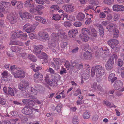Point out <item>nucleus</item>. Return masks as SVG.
<instances>
[{"mask_svg":"<svg viewBox=\"0 0 124 124\" xmlns=\"http://www.w3.org/2000/svg\"><path fill=\"white\" fill-rule=\"evenodd\" d=\"M83 57L82 59L85 60H89L92 57V54L88 51H86L84 53Z\"/></svg>","mask_w":124,"mask_h":124,"instance_id":"22","label":"nucleus"},{"mask_svg":"<svg viewBox=\"0 0 124 124\" xmlns=\"http://www.w3.org/2000/svg\"><path fill=\"white\" fill-rule=\"evenodd\" d=\"M36 2L39 4L43 5L44 4L45 0H35Z\"/></svg>","mask_w":124,"mask_h":124,"instance_id":"59","label":"nucleus"},{"mask_svg":"<svg viewBox=\"0 0 124 124\" xmlns=\"http://www.w3.org/2000/svg\"><path fill=\"white\" fill-rule=\"evenodd\" d=\"M77 19L79 21H84L85 19V15L82 13H79L76 17Z\"/></svg>","mask_w":124,"mask_h":124,"instance_id":"24","label":"nucleus"},{"mask_svg":"<svg viewBox=\"0 0 124 124\" xmlns=\"http://www.w3.org/2000/svg\"><path fill=\"white\" fill-rule=\"evenodd\" d=\"M63 25L66 27H70L71 26V23L70 22L68 21H65Z\"/></svg>","mask_w":124,"mask_h":124,"instance_id":"47","label":"nucleus"},{"mask_svg":"<svg viewBox=\"0 0 124 124\" xmlns=\"http://www.w3.org/2000/svg\"><path fill=\"white\" fill-rule=\"evenodd\" d=\"M31 107H26L22 110V112L26 115H31L32 114Z\"/></svg>","mask_w":124,"mask_h":124,"instance_id":"18","label":"nucleus"},{"mask_svg":"<svg viewBox=\"0 0 124 124\" xmlns=\"http://www.w3.org/2000/svg\"><path fill=\"white\" fill-rule=\"evenodd\" d=\"M23 32L21 31H13L12 33V38L14 39L17 38H21Z\"/></svg>","mask_w":124,"mask_h":124,"instance_id":"17","label":"nucleus"},{"mask_svg":"<svg viewBox=\"0 0 124 124\" xmlns=\"http://www.w3.org/2000/svg\"><path fill=\"white\" fill-rule=\"evenodd\" d=\"M35 19L38 21L44 24H47V22L46 19L40 16H36L34 17Z\"/></svg>","mask_w":124,"mask_h":124,"instance_id":"21","label":"nucleus"},{"mask_svg":"<svg viewBox=\"0 0 124 124\" xmlns=\"http://www.w3.org/2000/svg\"><path fill=\"white\" fill-rule=\"evenodd\" d=\"M81 91L79 89H78L75 92L74 94V96H76L79 94H81Z\"/></svg>","mask_w":124,"mask_h":124,"instance_id":"55","label":"nucleus"},{"mask_svg":"<svg viewBox=\"0 0 124 124\" xmlns=\"http://www.w3.org/2000/svg\"><path fill=\"white\" fill-rule=\"evenodd\" d=\"M41 56L38 55V57L40 59H41L43 58L44 62L46 63H47L48 62L47 58L48 56L46 53L44 52H42L41 54Z\"/></svg>","mask_w":124,"mask_h":124,"instance_id":"25","label":"nucleus"},{"mask_svg":"<svg viewBox=\"0 0 124 124\" xmlns=\"http://www.w3.org/2000/svg\"><path fill=\"white\" fill-rule=\"evenodd\" d=\"M53 60L55 64L53 63L52 64V65L53 67L55 70H57L60 68L59 65L61 64V60L60 58H54Z\"/></svg>","mask_w":124,"mask_h":124,"instance_id":"12","label":"nucleus"},{"mask_svg":"<svg viewBox=\"0 0 124 124\" xmlns=\"http://www.w3.org/2000/svg\"><path fill=\"white\" fill-rule=\"evenodd\" d=\"M24 30L28 33H30L34 31L35 28L34 26L29 23H27L23 27Z\"/></svg>","mask_w":124,"mask_h":124,"instance_id":"9","label":"nucleus"},{"mask_svg":"<svg viewBox=\"0 0 124 124\" xmlns=\"http://www.w3.org/2000/svg\"><path fill=\"white\" fill-rule=\"evenodd\" d=\"M29 100L28 99H24L22 100V101L24 104L29 105Z\"/></svg>","mask_w":124,"mask_h":124,"instance_id":"62","label":"nucleus"},{"mask_svg":"<svg viewBox=\"0 0 124 124\" xmlns=\"http://www.w3.org/2000/svg\"><path fill=\"white\" fill-rule=\"evenodd\" d=\"M119 42L118 40L116 39H112L109 40L107 41V44L113 49H114L116 51H118L120 49L119 47H117V45L118 44Z\"/></svg>","mask_w":124,"mask_h":124,"instance_id":"5","label":"nucleus"},{"mask_svg":"<svg viewBox=\"0 0 124 124\" xmlns=\"http://www.w3.org/2000/svg\"><path fill=\"white\" fill-rule=\"evenodd\" d=\"M114 87L116 89L120 91L123 92L124 90L123 83L119 80L116 81L114 85Z\"/></svg>","mask_w":124,"mask_h":124,"instance_id":"8","label":"nucleus"},{"mask_svg":"<svg viewBox=\"0 0 124 124\" xmlns=\"http://www.w3.org/2000/svg\"><path fill=\"white\" fill-rule=\"evenodd\" d=\"M10 114L13 116H16L17 115V113L16 110H13L10 113Z\"/></svg>","mask_w":124,"mask_h":124,"instance_id":"63","label":"nucleus"},{"mask_svg":"<svg viewBox=\"0 0 124 124\" xmlns=\"http://www.w3.org/2000/svg\"><path fill=\"white\" fill-rule=\"evenodd\" d=\"M124 62L121 59H119L117 61V65L118 66L121 67L123 66Z\"/></svg>","mask_w":124,"mask_h":124,"instance_id":"54","label":"nucleus"},{"mask_svg":"<svg viewBox=\"0 0 124 124\" xmlns=\"http://www.w3.org/2000/svg\"><path fill=\"white\" fill-rule=\"evenodd\" d=\"M29 58L33 62H35L37 60V58L34 55H30L29 56Z\"/></svg>","mask_w":124,"mask_h":124,"instance_id":"40","label":"nucleus"},{"mask_svg":"<svg viewBox=\"0 0 124 124\" xmlns=\"http://www.w3.org/2000/svg\"><path fill=\"white\" fill-rule=\"evenodd\" d=\"M16 70V72H13L15 78H24L25 77V74L23 70L18 68Z\"/></svg>","mask_w":124,"mask_h":124,"instance_id":"10","label":"nucleus"},{"mask_svg":"<svg viewBox=\"0 0 124 124\" xmlns=\"http://www.w3.org/2000/svg\"><path fill=\"white\" fill-rule=\"evenodd\" d=\"M103 10H104V13H106L108 14H110L111 12V10L108 7H104L103 8Z\"/></svg>","mask_w":124,"mask_h":124,"instance_id":"38","label":"nucleus"},{"mask_svg":"<svg viewBox=\"0 0 124 124\" xmlns=\"http://www.w3.org/2000/svg\"><path fill=\"white\" fill-rule=\"evenodd\" d=\"M34 78H43V76L39 72H36L34 75Z\"/></svg>","mask_w":124,"mask_h":124,"instance_id":"48","label":"nucleus"},{"mask_svg":"<svg viewBox=\"0 0 124 124\" xmlns=\"http://www.w3.org/2000/svg\"><path fill=\"white\" fill-rule=\"evenodd\" d=\"M68 43L65 42H62L61 45V46L62 48L64 49L65 48H67Z\"/></svg>","mask_w":124,"mask_h":124,"instance_id":"50","label":"nucleus"},{"mask_svg":"<svg viewBox=\"0 0 124 124\" xmlns=\"http://www.w3.org/2000/svg\"><path fill=\"white\" fill-rule=\"evenodd\" d=\"M55 78L50 79L49 78H45V81L47 84L52 86H56L57 85V82L55 81Z\"/></svg>","mask_w":124,"mask_h":124,"instance_id":"16","label":"nucleus"},{"mask_svg":"<svg viewBox=\"0 0 124 124\" xmlns=\"http://www.w3.org/2000/svg\"><path fill=\"white\" fill-rule=\"evenodd\" d=\"M11 90V89H10V87H9L8 88V90L7 87H4L3 88V91L6 93L7 94H9L11 95H13L14 93L12 91V93H10V92Z\"/></svg>","mask_w":124,"mask_h":124,"instance_id":"30","label":"nucleus"},{"mask_svg":"<svg viewBox=\"0 0 124 124\" xmlns=\"http://www.w3.org/2000/svg\"><path fill=\"white\" fill-rule=\"evenodd\" d=\"M88 30V34L93 37H95L97 36V32L96 31L94 28L90 29L87 28Z\"/></svg>","mask_w":124,"mask_h":124,"instance_id":"20","label":"nucleus"},{"mask_svg":"<svg viewBox=\"0 0 124 124\" xmlns=\"http://www.w3.org/2000/svg\"><path fill=\"white\" fill-rule=\"evenodd\" d=\"M62 107V105L61 104H58L56 108V110L58 112H60L61 110V108Z\"/></svg>","mask_w":124,"mask_h":124,"instance_id":"45","label":"nucleus"},{"mask_svg":"<svg viewBox=\"0 0 124 124\" xmlns=\"http://www.w3.org/2000/svg\"><path fill=\"white\" fill-rule=\"evenodd\" d=\"M45 7L41 5H38L36 7V9H33V11H35V10H36L37 11V12H38V11L37 10V9H38L39 10V9L41 10L43 9Z\"/></svg>","mask_w":124,"mask_h":124,"instance_id":"43","label":"nucleus"},{"mask_svg":"<svg viewBox=\"0 0 124 124\" xmlns=\"http://www.w3.org/2000/svg\"><path fill=\"white\" fill-rule=\"evenodd\" d=\"M9 26L8 24L6 22L3 20H0V27L1 28H6L8 27Z\"/></svg>","mask_w":124,"mask_h":124,"instance_id":"26","label":"nucleus"},{"mask_svg":"<svg viewBox=\"0 0 124 124\" xmlns=\"http://www.w3.org/2000/svg\"><path fill=\"white\" fill-rule=\"evenodd\" d=\"M87 15H89V16H87V19L85 22V24L86 25H88L90 24L91 22H92L91 19L93 17V15L90 14H87Z\"/></svg>","mask_w":124,"mask_h":124,"instance_id":"29","label":"nucleus"},{"mask_svg":"<svg viewBox=\"0 0 124 124\" xmlns=\"http://www.w3.org/2000/svg\"><path fill=\"white\" fill-rule=\"evenodd\" d=\"M96 26L99 29V31L104 30L103 27L101 26V24H97Z\"/></svg>","mask_w":124,"mask_h":124,"instance_id":"64","label":"nucleus"},{"mask_svg":"<svg viewBox=\"0 0 124 124\" xmlns=\"http://www.w3.org/2000/svg\"><path fill=\"white\" fill-rule=\"evenodd\" d=\"M45 33V32L43 31L39 32L38 34V36L40 39H42Z\"/></svg>","mask_w":124,"mask_h":124,"instance_id":"52","label":"nucleus"},{"mask_svg":"<svg viewBox=\"0 0 124 124\" xmlns=\"http://www.w3.org/2000/svg\"><path fill=\"white\" fill-rule=\"evenodd\" d=\"M82 25V23L80 22H76L73 24L74 26L77 27H80Z\"/></svg>","mask_w":124,"mask_h":124,"instance_id":"49","label":"nucleus"},{"mask_svg":"<svg viewBox=\"0 0 124 124\" xmlns=\"http://www.w3.org/2000/svg\"><path fill=\"white\" fill-rule=\"evenodd\" d=\"M118 56L116 54H113L110 57L105 65L106 68L107 70H110L113 69L114 62V58L116 60Z\"/></svg>","mask_w":124,"mask_h":124,"instance_id":"3","label":"nucleus"},{"mask_svg":"<svg viewBox=\"0 0 124 124\" xmlns=\"http://www.w3.org/2000/svg\"><path fill=\"white\" fill-rule=\"evenodd\" d=\"M33 52L37 56L40 54L41 50L43 48V46L41 45L35 46H34Z\"/></svg>","mask_w":124,"mask_h":124,"instance_id":"15","label":"nucleus"},{"mask_svg":"<svg viewBox=\"0 0 124 124\" xmlns=\"http://www.w3.org/2000/svg\"><path fill=\"white\" fill-rule=\"evenodd\" d=\"M30 38L31 39H33L36 38V35L35 34L31 33L29 35Z\"/></svg>","mask_w":124,"mask_h":124,"instance_id":"58","label":"nucleus"},{"mask_svg":"<svg viewBox=\"0 0 124 124\" xmlns=\"http://www.w3.org/2000/svg\"><path fill=\"white\" fill-rule=\"evenodd\" d=\"M51 9H54L55 10H58L59 9V8L57 5H52L50 7Z\"/></svg>","mask_w":124,"mask_h":124,"instance_id":"53","label":"nucleus"},{"mask_svg":"<svg viewBox=\"0 0 124 124\" xmlns=\"http://www.w3.org/2000/svg\"><path fill=\"white\" fill-rule=\"evenodd\" d=\"M90 3L93 5H98L99 2L97 0H90Z\"/></svg>","mask_w":124,"mask_h":124,"instance_id":"46","label":"nucleus"},{"mask_svg":"<svg viewBox=\"0 0 124 124\" xmlns=\"http://www.w3.org/2000/svg\"><path fill=\"white\" fill-rule=\"evenodd\" d=\"M17 8L19 9H21L23 8V3L22 2L18 1L17 5Z\"/></svg>","mask_w":124,"mask_h":124,"instance_id":"44","label":"nucleus"},{"mask_svg":"<svg viewBox=\"0 0 124 124\" xmlns=\"http://www.w3.org/2000/svg\"><path fill=\"white\" fill-rule=\"evenodd\" d=\"M113 31L114 32V38H118L119 35V30L116 29H113Z\"/></svg>","mask_w":124,"mask_h":124,"instance_id":"33","label":"nucleus"},{"mask_svg":"<svg viewBox=\"0 0 124 124\" xmlns=\"http://www.w3.org/2000/svg\"><path fill=\"white\" fill-rule=\"evenodd\" d=\"M95 70L96 73V78H99L103 75L105 73V70L104 68L100 65L93 67V70Z\"/></svg>","mask_w":124,"mask_h":124,"instance_id":"4","label":"nucleus"},{"mask_svg":"<svg viewBox=\"0 0 124 124\" xmlns=\"http://www.w3.org/2000/svg\"><path fill=\"white\" fill-rule=\"evenodd\" d=\"M65 32L62 30H60L58 33H53L51 35V40L48 41V45L49 48L52 50V51L54 53L56 51L57 49L58 48V46L56 45L59 37L62 39H64L65 36Z\"/></svg>","mask_w":124,"mask_h":124,"instance_id":"2","label":"nucleus"},{"mask_svg":"<svg viewBox=\"0 0 124 124\" xmlns=\"http://www.w3.org/2000/svg\"><path fill=\"white\" fill-rule=\"evenodd\" d=\"M116 27V24L113 23H110L107 26L106 29L108 30V31L109 32H111L112 30H113V28L114 27Z\"/></svg>","mask_w":124,"mask_h":124,"instance_id":"31","label":"nucleus"},{"mask_svg":"<svg viewBox=\"0 0 124 124\" xmlns=\"http://www.w3.org/2000/svg\"><path fill=\"white\" fill-rule=\"evenodd\" d=\"M70 67L74 72H76L78 70L83 68V65L82 63H79L76 61H74L71 63Z\"/></svg>","mask_w":124,"mask_h":124,"instance_id":"7","label":"nucleus"},{"mask_svg":"<svg viewBox=\"0 0 124 124\" xmlns=\"http://www.w3.org/2000/svg\"><path fill=\"white\" fill-rule=\"evenodd\" d=\"M104 103L105 104L106 106L110 108L114 107L116 108V106L115 105L112 103H111L108 101L104 100L103 101Z\"/></svg>","mask_w":124,"mask_h":124,"instance_id":"28","label":"nucleus"},{"mask_svg":"<svg viewBox=\"0 0 124 124\" xmlns=\"http://www.w3.org/2000/svg\"><path fill=\"white\" fill-rule=\"evenodd\" d=\"M119 6L117 4L113 6L112 7L113 10L115 11H119Z\"/></svg>","mask_w":124,"mask_h":124,"instance_id":"39","label":"nucleus"},{"mask_svg":"<svg viewBox=\"0 0 124 124\" xmlns=\"http://www.w3.org/2000/svg\"><path fill=\"white\" fill-rule=\"evenodd\" d=\"M19 14L21 18L24 20H25L27 19H30L31 17V14L27 12H20Z\"/></svg>","mask_w":124,"mask_h":124,"instance_id":"14","label":"nucleus"},{"mask_svg":"<svg viewBox=\"0 0 124 124\" xmlns=\"http://www.w3.org/2000/svg\"><path fill=\"white\" fill-rule=\"evenodd\" d=\"M68 19L70 21H74L75 20V17L72 16L70 15L68 18Z\"/></svg>","mask_w":124,"mask_h":124,"instance_id":"61","label":"nucleus"},{"mask_svg":"<svg viewBox=\"0 0 124 124\" xmlns=\"http://www.w3.org/2000/svg\"><path fill=\"white\" fill-rule=\"evenodd\" d=\"M119 15L117 14H115L114 15L113 20L114 21H116L119 18Z\"/></svg>","mask_w":124,"mask_h":124,"instance_id":"57","label":"nucleus"},{"mask_svg":"<svg viewBox=\"0 0 124 124\" xmlns=\"http://www.w3.org/2000/svg\"><path fill=\"white\" fill-rule=\"evenodd\" d=\"M7 19L11 24H14L17 22V19L16 16L13 14H9L8 15Z\"/></svg>","mask_w":124,"mask_h":124,"instance_id":"13","label":"nucleus"},{"mask_svg":"<svg viewBox=\"0 0 124 124\" xmlns=\"http://www.w3.org/2000/svg\"><path fill=\"white\" fill-rule=\"evenodd\" d=\"M27 34L24 33L22 34L20 38L23 41L27 39Z\"/></svg>","mask_w":124,"mask_h":124,"instance_id":"51","label":"nucleus"},{"mask_svg":"<svg viewBox=\"0 0 124 124\" xmlns=\"http://www.w3.org/2000/svg\"><path fill=\"white\" fill-rule=\"evenodd\" d=\"M114 1V0H104L103 2L107 5H110L112 4Z\"/></svg>","mask_w":124,"mask_h":124,"instance_id":"41","label":"nucleus"},{"mask_svg":"<svg viewBox=\"0 0 124 124\" xmlns=\"http://www.w3.org/2000/svg\"><path fill=\"white\" fill-rule=\"evenodd\" d=\"M64 66L67 69H69L70 66V62L67 61H66L65 62Z\"/></svg>","mask_w":124,"mask_h":124,"instance_id":"60","label":"nucleus"},{"mask_svg":"<svg viewBox=\"0 0 124 124\" xmlns=\"http://www.w3.org/2000/svg\"><path fill=\"white\" fill-rule=\"evenodd\" d=\"M62 8L66 12L71 13L74 11L75 7L71 4L64 5L62 6Z\"/></svg>","mask_w":124,"mask_h":124,"instance_id":"11","label":"nucleus"},{"mask_svg":"<svg viewBox=\"0 0 124 124\" xmlns=\"http://www.w3.org/2000/svg\"><path fill=\"white\" fill-rule=\"evenodd\" d=\"M52 18L54 20L57 21L60 20L61 17L58 14H54L53 15Z\"/></svg>","mask_w":124,"mask_h":124,"instance_id":"37","label":"nucleus"},{"mask_svg":"<svg viewBox=\"0 0 124 124\" xmlns=\"http://www.w3.org/2000/svg\"><path fill=\"white\" fill-rule=\"evenodd\" d=\"M1 3L2 6L4 7L5 8L9 7L10 5V3L9 2H6L4 1H1Z\"/></svg>","mask_w":124,"mask_h":124,"instance_id":"34","label":"nucleus"},{"mask_svg":"<svg viewBox=\"0 0 124 124\" xmlns=\"http://www.w3.org/2000/svg\"><path fill=\"white\" fill-rule=\"evenodd\" d=\"M82 34L80 35L79 37L83 41L86 42L90 39L89 37L87 35L88 30L87 28H84L82 29Z\"/></svg>","mask_w":124,"mask_h":124,"instance_id":"6","label":"nucleus"},{"mask_svg":"<svg viewBox=\"0 0 124 124\" xmlns=\"http://www.w3.org/2000/svg\"><path fill=\"white\" fill-rule=\"evenodd\" d=\"M28 85V82L25 81L19 84L18 87L21 90L25 91L23 93V96L25 97L35 99L37 98V91L33 88L29 87Z\"/></svg>","mask_w":124,"mask_h":124,"instance_id":"1","label":"nucleus"},{"mask_svg":"<svg viewBox=\"0 0 124 124\" xmlns=\"http://www.w3.org/2000/svg\"><path fill=\"white\" fill-rule=\"evenodd\" d=\"M97 85L96 83L92 84L91 85V88L93 90H95L97 88Z\"/></svg>","mask_w":124,"mask_h":124,"instance_id":"56","label":"nucleus"},{"mask_svg":"<svg viewBox=\"0 0 124 124\" xmlns=\"http://www.w3.org/2000/svg\"><path fill=\"white\" fill-rule=\"evenodd\" d=\"M91 115L89 113L87 112H85L83 115V117L85 119H87L89 118L90 117Z\"/></svg>","mask_w":124,"mask_h":124,"instance_id":"35","label":"nucleus"},{"mask_svg":"<svg viewBox=\"0 0 124 124\" xmlns=\"http://www.w3.org/2000/svg\"><path fill=\"white\" fill-rule=\"evenodd\" d=\"M12 52H16L19 51L21 49V48L17 46H12L10 48Z\"/></svg>","mask_w":124,"mask_h":124,"instance_id":"32","label":"nucleus"},{"mask_svg":"<svg viewBox=\"0 0 124 124\" xmlns=\"http://www.w3.org/2000/svg\"><path fill=\"white\" fill-rule=\"evenodd\" d=\"M49 39V36L48 33L46 32L42 39L44 40H48Z\"/></svg>","mask_w":124,"mask_h":124,"instance_id":"42","label":"nucleus"},{"mask_svg":"<svg viewBox=\"0 0 124 124\" xmlns=\"http://www.w3.org/2000/svg\"><path fill=\"white\" fill-rule=\"evenodd\" d=\"M79 120L78 119L77 116H74L72 119V123L73 124H78L79 123Z\"/></svg>","mask_w":124,"mask_h":124,"instance_id":"36","label":"nucleus"},{"mask_svg":"<svg viewBox=\"0 0 124 124\" xmlns=\"http://www.w3.org/2000/svg\"><path fill=\"white\" fill-rule=\"evenodd\" d=\"M78 31L77 29H72L70 30L68 32L69 36L70 38L74 37L75 35L77 33Z\"/></svg>","mask_w":124,"mask_h":124,"instance_id":"19","label":"nucleus"},{"mask_svg":"<svg viewBox=\"0 0 124 124\" xmlns=\"http://www.w3.org/2000/svg\"><path fill=\"white\" fill-rule=\"evenodd\" d=\"M32 1H33L32 0H26L24 3V6L26 7L30 8H33L34 6L32 3Z\"/></svg>","mask_w":124,"mask_h":124,"instance_id":"23","label":"nucleus"},{"mask_svg":"<svg viewBox=\"0 0 124 124\" xmlns=\"http://www.w3.org/2000/svg\"><path fill=\"white\" fill-rule=\"evenodd\" d=\"M100 51L101 53H104L106 56L108 55L109 53V50L107 48L105 47L101 48L100 49Z\"/></svg>","mask_w":124,"mask_h":124,"instance_id":"27","label":"nucleus"}]
</instances>
